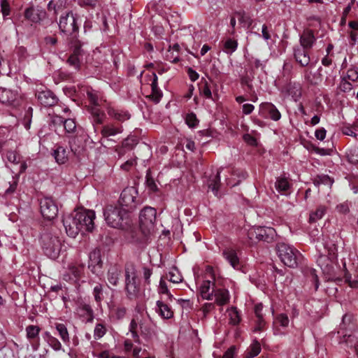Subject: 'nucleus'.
Segmentation results:
<instances>
[{
  "mask_svg": "<svg viewBox=\"0 0 358 358\" xmlns=\"http://www.w3.org/2000/svg\"><path fill=\"white\" fill-rule=\"evenodd\" d=\"M59 121L63 123L66 132L71 133L76 129V123L73 119H66L64 121L59 118Z\"/></svg>",
  "mask_w": 358,
  "mask_h": 358,
  "instance_id": "de8ad7c7",
  "label": "nucleus"
},
{
  "mask_svg": "<svg viewBox=\"0 0 358 358\" xmlns=\"http://www.w3.org/2000/svg\"><path fill=\"white\" fill-rule=\"evenodd\" d=\"M169 280L173 283H179L182 282V277L180 271L176 268H172L169 273Z\"/></svg>",
  "mask_w": 358,
  "mask_h": 358,
  "instance_id": "a18cd8bd",
  "label": "nucleus"
},
{
  "mask_svg": "<svg viewBox=\"0 0 358 358\" xmlns=\"http://www.w3.org/2000/svg\"><path fill=\"white\" fill-rule=\"evenodd\" d=\"M80 222L76 211L64 217L63 224L69 236L75 238L81 233Z\"/></svg>",
  "mask_w": 358,
  "mask_h": 358,
  "instance_id": "6e6552de",
  "label": "nucleus"
},
{
  "mask_svg": "<svg viewBox=\"0 0 358 358\" xmlns=\"http://www.w3.org/2000/svg\"><path fill=\"white\" fill-rule=\"evenodd\" d=\"M1 8L2 14L4 17L9 15L10 8H9L8 3L7 2L6 0H1Z\"/></svg>",
  "mask_w": 358,
  "mask_h": 358,
  "instance_id": "69168bd1",
  "label": "nucleus"
},
{
  "mask_svg": "<svg viewBox=\"0 0 358 358\" xmlns=\"http://www.w3.org/2000/svg\"><path fill=\"white\" fill-rule=\"evenodd\" d=\"M69 279L73 280V278H78L83 270V266L81 265L69 264Z\"/></svg>",
  "mask_w": 358,
  "mask_h": 358,
  "instance_id": "2f4dec72",
  "label": "nucleus"
},
{
  "mask_svg": "<svg viewBox=\"0 0 358 358\" xmlns=\"http://www.w3.org/2000/svg\"><path fill=\"white\" fill-rule=\"evenodd\" d=\"M199 90L201 94L204 96L206 98L210 99L212 97L211 90L206 80H204L201 83V85Z\"/></svg>",
  "mask_w": 358,
  "mask_h": 358,
  "instance_id": "8fccbe9b",
  "label": "nucleus"
},
{
  "mask_svg": "<svg viewBox=\"0 0 358 358\" xmlns=\"http://www.w3.org/2000/svg\"><path fill=\"white\" fill-rule=\"evenodd\" d=\"M260 352L261 346L259 343L257 341H254L248 349L245 357L246 358H253L257 356Z\"/></svg>",
  "mask_w": 358,
  "mask_h": 358,
  "instance_id": "473e14b6",
  "label": "nucleus"
},
{
  "mask_svg": "<svg viewBox=\"0 0 358 358\" xmlns=\"http://www.w3.org/2000/svg\"><path fill=\"white\" fill-rule=\"evenodd\" d=\"M185 122L189 127L193 128L198 124L199 120H197L195 114L190 113L187 115Z\"/></svg>",
  "mask_w": 358,
  "mask_h": 358,
  "instance_id": "864d4df0",
  "label": "nucleus"
},
{
  "mask_svg": "<svg viewBox=\"0 0 358 358\" xmlns=\"http://www.w3.org/2000/svg\"><path fill=\"white\" fill-rule=\"evenodd\" d=\"M136 195L137 192L134 188L124 189L120 195L119 206L128 213L133 211L137 205L136 202Z\"/></svg>",
  "mask_w": 358,
  "mask_h": 358,
  "instance_id": "423d86ee",
  "label": "nucleus"
},
{
  "mask_svg": "<svg viewBox=\"0 0 358 358\" xmlns=\"http://www.w3.org/2000/svg\"><path fill=\"white\" fill-rule=\"evenodd\" d=\"M53 156L59 164H64L68 160L66 150L62 147H58L53 152Z\"/></svg>",
  "mask_w": 358,
  "mask_h": 358,
  "instance_id": "cd10ccee",
  "label": "nucleus"
},
{
  "mask_svg": "<svg viewBox=\"0 0 358 358\" xmlns=\"http://www.w3.org/2000/svg\"><path fill=\"white\" fill-rule=\"evenodd\" d=\"M137 275L134 268H127L125 271V289L127 296L132 299L136 298L139 292V285L136 282Z\"/></svg>",
  "mask_w": 358,
  "mask_h": 358,
  "instance_id": "0eeeda50",
  "label": "nucleus"
},
{
  "mask_svg": "<svg viewBox=\"0 0 358 358\" xmlns=\"http://www.w3.org/2000/svg\"><path fill=\"white\" fill-rule=\"evenodd\" d=\"M146 185L148 188L152 192H156L157 190V186L155 180L150 177L148 174L146 176Z\"/></svg>",
  "mask_w": 358,
  "mask_h": 358,
  "instance_id": "bf43d9fd",
  "label": "nucleus"
},
{
  "mask_svg": "<svg viewBox=\"0 0 358 358\" xmlns=\"http://www.w3.org/2000/svg\"><path fill=\"white\" fill-rule=\"evenodd\" d=\"M346 78L351 81L358 80V71L355 69H350L347 72Z\"/></svg>",
  "mask_w": 358,
  "mask_h": 358,
  "instance_id": "052dcab7",
  "label": "nucleus"
},
{
  "mask_svg": "<svg viewBox=\"0 0 358 358\" xmlns=\"http://www.w3.org/2000/svg\"><path fill=\"white\" fill-rule=\"evenodd\" d=\"M87 96L91 102V103L93 104V106H99L101 99L99 98V96L98 93L94 90L88 91Z\"/></svg>",
  "mask_w": 358,
  "mask_h": 358,
  "instance_id": "3c124183",
  "label": "nucleus"
},
{
  "mask_svg": "<svg viewBox=\"0 0 358 358\" xmlns=\"http://www.w3.org/2000/svg\"><path fill=\"white\" fill-rule=\"evenodd\" d=\"M27 338L29 340L36 338L41 331V328L36 325H29L25 329Z\"/></svg>",
  "mask_w": 358,
  "mask_h": 358,
  "instance_id": "72a5a7b5",
  "label": "nucleus"
},
{
  "mask_svg": "<svg viewBox=\"0 0 358 358\" xmlns=\"http://www.w3.org/2000/svg\"><path fill=\"white\" fill-rule=\"evenodd\" d=\"M166 59L172 63H176L179 61V56L176 52H172L171 50H169Z\"/></svg>",
  "mask_w": 358,
  "mask_h": 358,
  "instance_id": "e2e57ef3",
  "label": "nucleus"
},
{
  "mask_svg": "<svg viewBox=\"0 0 358 358\" xmlns=\"http://www.w3.org/2000/svg\"><path fill=\"white\" fill-rule=\"evenodd\" d=\"M152 87V97L156 100L159 101V99L162 97V94L160 91V90L158 88V83H157V76L156 73H153V80L151 84Z\"/></svg>",
  "mask_w": 358,
  "mask_h": 358,
  "instance_id": "58836bf2",
  "label": "nucleus"
},
{
  "mask_svg": "<svg viewBox=\"0 0 358 358\" xmlns=\"http://www.w3.org/2000/svg\"><path fill=\"white\" fill-rule=\"evenodd\" d=\"M287 93L289 95H291L292 98L296 99L301 94L300 88L299 86H289L287 90Z\"/></svg>",
  "mask_w": 358,
  "mask_h": 358,
  "instance_id": "13d9d810",
  "label": "nucleus"
},
{
  "mask_svg": "<svg viewBox=\"0 0 358 358\" xmlns=\"http://www.w3.org/2000/svg\"><path fill=\"white\" fill-rule=\"evenodd\" d=\"M121 275V268L114 266L109 268L107 275V279L110 284L116 286L119 282Z\"/></svg>",
  "mask_w": 358,
  "mask_h": 358,
  "instance_id": "412c9836",
  "label": "nucleus"
},
{
  "mask_svg": "<svg viewBox=\"0 0 358 358\" xmlns=\"http://www.w3.org/2000/svg\"><path fill=\"white\" fill-rule=\"evenodd\" d=\"M200 294L203 299L212 300L213 289L211 290L210 280H205L203 282L200 287Z\"/></svg>",
  "mask_w": 358,
  "mask_h": 358,
  "instance_id": "bb28decb",
  "label": "nucleus"
},
{
  "mask_svg": "<svg viewBox=\"0 0 358 358\" xmlns=\"http://www.w3.org/2000/svg\"><path fill=\"white\" fill-rule=\"evenodd\" d=\"M308 48L300 46L294 48V57L296 61L302 66H307L310 61Z\"/></svg>",
  "mask_w": 358,
  "mask_h": 358,
  "instance_id": "f8f14e48",
  "label": "nucleus"
},
{
  "mask_svg": "<svg viewBox=\"0 0 358 358\" xmlns=\"http://www.w3.org/2000/svg\"><path fill=\"white\" fill-rule=\"evenodd\" d=\"M327 210V208L324 206H319L315 211L310 214L309 220L310 222H316L322 218Z\"/></svg>",
  "mask_w": 358,
  "mask_h": 358,
  "instance_id": "e433bc0d",
  "label": "nucleus"
},
{
  "mask_svg": "<svg viewBox=\"0 0 358 358\" xmlns=\"http://www.w3.org/2000/svg\"><path fill=\"white\" fill-rule=\"evenodd\" d=\"M108 115L117 121L124 122L130 118V114L126 111L110 108L108 110Z\"/></svg>",
  "mask_w": 358,
  "mask_h": 358,
  "instance_id": "4be33fe9",
  "label": "nucleus"
},
{
  "mask_svg": "<svg viewBox=\"0 0 358 358\" xmlns=\"http://www.w3.org/2000/svg\"><path fill=\"white\" fill-rule=\"evenodd\" d=\"M106 327L102 324H97L94 328V337L95 339H99L106 334Z\"/></svg>",
  "mask_w": 358,
  "mask_h": 358,
  "instance_id": "49530a36",
  "label": "nucleus"
},
{
  "mask_svg": "<svg viewBox=\"0 0 358 358\" xmlns=\"http://www.w3.org/2000/svg\"><path fill=\"white\" fill-rule=\"evenodd\" d=\"M81 310L84 312V314L87 316V321L92 322L93 320V310L90 306L83 305L81 308Z\"/></svg>",
  "mask_w": 358,
  "mask_h": 358,
  "instance_id": "6e6d98bb",
  "label": "nucleus"
},
{
  "mask_svg": "<svg viewBox=\"0 0 358 358\" xmlns=\"http://www.w3.org/2000/svg\"><path fill=\"white\" fill-rule=\"evenodd\" d=\"M222 254L233 268H236L238 266L239 259L235 250L232 249H226L223 251Z\"/></svg>",
  "mask_w": 358,
  "mask_h": 358,
  "instance_id": "393cba45",
  "label": "nucleus"
},
{
  "mask_svg": "<svg viewBox=\"0 0 358 358\" xmlns=\"http://www.w3.org/2000/svg\"><path fill=\"white\" fill-rule=\"evenodd\" d=\"M275 322L278 323L282 327H287L289 325V318L285 314H280L275 320Z\"/></svg>",
  "mask_w": 358,
  "mask_h": 358,
  "instance_id": "603ef678",
  "label": "nucleus"
},
{
  "mask_svg": "<svg viewBox=\"0 0 358 358\" xmlns=\"http://www.w3.org/2000/svg\"><path fill=\"white\" fill-rule=\"evenodd\" d=\"M235 17L238 19L239 24L243 27H248L251 24L250 17L244 13L237 12L235 13Z\"/></svg>",
  "mask_w": 358,
  "mask_h": 358,
  "instance_id": "79ce46f5",
  "label": "nucleus"
},
{
  "mask_svg": "<svg viewBox=\"0 0 358 358\" xmlns=\"http://www.w3.org/2000/svg\"><path fill=\"white\" fill-rule=\"evenodd\" d=\"M42 241L45 254L51 259H57L62 250V243L58 237L44 234L42 236Z\"/></svg>",
  "mask_w": 358,
  "mask_h": 358,
  "instance_id": "f03ea898",
  "label": "nucleus"
},
{
  "mask_svg": "<svg viewBox=\"0 0 358 358\" xmlns=\"http://www.w3.org/2000/svg\"><path fill=\"white\" fill-rule=\"evenodd\" d=\"M321 71V67L314 71L307 69L305 71V78L311 84L317 85L320 83L322 79Z\"/></svg>",
  "mask_w": 358,
  "mask_h": 358,
  "instance_id": "6ab92c4d",
  "label": "nucleus"
},
{
  "mask_svg": "<svg viewBox=\"0 0 358 358\" xmlns=\"http://www.w3.org/2000/svg\"><path fill=\"white\" fill-rule=\"evenodd\" d=\"M256 237L259 240L268 241L275 234V230L271 227H259L255 231Z\"/></svg>",
  "mask_w": 358,
  "mask_h": 358,
  "instance_id": "a878e982",
  "label": "nucleus"
},
{
  "mask_svg": "<svg viewBox=\"0 0 358 358\" xmlns=\"http://www.w3.org/2000/svg\"><path fill=\"white\" fill-rule=\"evenodd\" d=\"M220 171H217V173L210 179L208 187L211 189L215 195H217L220 185Z\"/></svg>",
  "mask_w": 358,
  "mask_h": 358,
  "instance_id": "c85d7f7f",
  "label": "nucleus"
},
{
  "mask_svg": "<svg viewBox=\"0 0 358 358\" xmlns=\"http://www.w3.org/2000/svg\"><path fill=\"white\" fill-rule=\"evenodd\" d=\"M326 130L324 128H320L317 129L315 132V136L317 139L320 141H323L326 137Z\"/></svg>",
  "mask_w": 358,
  "mask_h": 358,
  "instance_id": "338daca9",
  "label": "nucleus"
},
{
  "mask_svg": "<svg viewBox=\"0 0 358 358\" xmlns=\"http://www.w3.org/2000/svg\"><path fill=\"white\" fill-rule=\"evenodd\" d=\"M78 220L80 221L81 233L92 231L94 227V220L95 213L92 210H80L76 211Z\"/></svg>",
  "mask_w": 358,
  "mask_h": 358,
  "instance_id": "1a4fd4ad",
  "label": "nucleus"
},
{
  "mask_svg": "<svg viewBox=\"0 0 358 358\" xmlns=\"http://www.w3.org/2000/svg\"><path fill=\"white\" fill-rule=\"evenodd\" d=\"M333 180L327 175H321L317 176L314 180V184L316 186H319L321 184L331 186L333 184Z\"/></svg>",
  "mask_w": 358,
  "mask_h": 358,
  "instance_id": "c03bdc74",
  "label": "nucleus"
},
{
  "mask_svg": "<svg viewBox=\"0 0 358 358\" xmlns=\"http://www.w3.org/2000/svg\"><path fill=\"white\" fill-rule=\"evenodd\" d=\"M340 87L343 92H349L352 89V85L346 78H344L341 83Z\"/></svg>",
  "mask_w": 358,
  "mask_h": 358,
  "instance_id": "0e129e2a",
  "label": "nucleus"
},
{
  "mask_svg": "<svg viewBox=\"0 0 358 358\" xmlns=\"http://www.w3.org/2000/svg\"><path fill=\"white\" fill-rule=\"evenodd\" d=\"M102 290L103 287L101 285H97L94 287L93 293L94 296V299L96 302L100 303L102 300Z\"/></svg>",
  "mask_w": 358,
  "mask_h": 358,
  "instance_id": "4d7b16f0",
  "label": "nucleus"
},
{
  "mask_svg": "<svg viewBox=\"0 0 358 358\" xmlns=\"http://www.w3.org/2000/svg\"><path fill=\"white\" fill-rule=\"evenodd\" d=\"M159 293L167 294L169 298L171 297L166 282L162 278L159 282Z\"/></svg>",
  "mask_w": 358,
  "mask_h": 358,
  "instance_id": "680f3d73",
  "label": "nucleus"
},
{
  "mask_svg": "<svg viewBox=\"0 0 358 358\" xmlns=\"http://www.w3.org/2000/svg\"><path fill=\"white\" fill-rule=\"evenodd\" d=\"M156 210L151 207L144 208L139 215L140 227L145 234H150L155 228Z\"/></svg>",
  "mask_w": 358,
  "mask_h": 358,
  "instance_id": "20e7f679",
  "label": "nucleus"
},
{
  "mask_svg": "<svg viewBox=\"0 0 358 358\" xmlns=\"http://www.w3.org/2000/svg\"><path fill=\"white\" fill-rule=\"evenodd\" d=\"M346 156L349 162L354 164H358V148L352 146L349 148L346 152Z\"/></svg>",
  "mask_w": 358,
  "mask_h": 358,
  "instance_id": "ea45409f",
  "label": "nucleus"
},
{
  "mask_svg": "<svg viewBox=\"0 0 358 358\" xmlns=\"http://www.w3.org/2000/svg\"><path fill=\"white\" fill-rule=\"evenodd\" d=\"M45 336L48 343L52 349L56 351L60 350L62 349V344L57 338L51 336L50 334L48 331L45 333Z\"/></svg>",
  "mask_w": 358,
  "mask_h": 358,
  "instance_id": "4c0bfd02",
  "label": "nucleus"
},
{
  "mask_svg": "<svg viewBox=\"0 0 358 358\" xmlns=\"http://www.w3.org/2000/svg\"><path fill=\"white\" fill-rule=\"evenodd\" d=\"M157 312L164 319H170L173 317V313L170 307L161 301H157Z\"/></svg>",
  "mask_w": 358,
  "mask_h": 358,
  "instance_id": "5701e85b",
  "label": "nucleus"
},
{
  "mask_svg": "<svg viewBox=\"0 0 358 358\" xmlns=\"http://www.w3.org/2000/svg\"><path fill=\"white\" fill-rule=\"evenodd\" d=\"M229 323L232 325H236L241 322V316L236 307H231L227 309Z\"/></svg>",
  "mask_w": 358,
  "mask_h": 358,
  "instance_id": "c756f323",
  "label": "nucleus"
},
{
  "mask_svg": "<svg viewBox=\"0 0 358 358\" xmlns=\"http://www.w3.org/2000/svg\"><path fill=\"white\" fill-rule=\"evenodd\" d=\"M82 50L80 48H76L73 53L70 55L67 59V63L76 70L80 69V61L83 59Z\"/></svg>",
  "mask_w": 358,
  "mask_h": 358,
  "instance_id": "a211bd4d",
  "label": "nucleus"
},
{
  "mask_svg": "<svg viewBox=\"0 0 358 358\" xmlns=\"http://www.w3.org/2000/svg\"><path fill=\"white\" fill-rule=\"evenodd\" d=\"M276 189L280 192H286L290 188V183L286 178H279L275 183Z\"/></svg>",
  "mask_w": 358,
  "mask_h": 358,
  "instance_id": "c9c22d12",
  "label": "nucleus"
},
{
  "mask_svg": "<svg viewBox=\"0 0 358 358\" xmlns=\"http://www.w3.org/2000/svg\"><path fill=\"white\" fill-rule=\"evenodd\" d=\"M127 213L119 206H108L104 211L105 219L108 224L112 227H119Z\"/></svg>",
  "mask_w": 358,
  "mask_h": 358,
  "instance_id": "39448f33",
  "label": "nucleus"
},
{
  "mask_svg": "<svg viewBox=\"0 0 358 358\" xmlns=\"http://www.w3.org/2000/svg\"><path fill=\"white\" fill-rule=\"evenodd\" d=\"M237 46L238 43L236 40L229 38L224 42V50L225 52L231 54L236 51Z\"/></svg>",
  "mask_w": 358,
  "mask_h": 358,
  "instance_id": "37998d69",
  "label": "nucleus"
},
{
  "mask_svg": "<svg viewBox=\"0 0 358 358\" xmlns=\"http://www.w3.org/2000/svg\"><path fill=\"white\" fill-rule=\"evenodd\" d=\"M213 298L217 305L223 306L229 302L230 294L227 289L215 288L213 289Z\"/></svg>",
  "mask_w": 358,
  "mask_h": 358,
  "instance_id": "4468645a",
  "label": "nucleus"
},
{
  "mask_svg": "<svg viewBox=\"0 0 358 358\" xmlns=\"http://www.w3.org/2000/svg\"><path fill=\"white\" fill-rule=\"evenodd\" d=\"M140 327L141 333L145 334L147 336L151 335L150 331L144 326L143 323L139 320L138 316H136L134 319L131 320L129 324V331L131 334V336L135 339L136 342L139 341V336L138 334L137 329L138 327Z\"/></svg>",
  "mask_w": 358,
  "mask_h": 358,
  "instance_id": "9b49d317",
  "label": "nucleus"
},
{
  "mask_svg": "<svg viewBox=\"0 0 358 358\" xmlns=\"http://www.w3.org/2000/svg\"><path fill=\"white\" fill-rule=\"evenodd\" d=\"M55 328L59 333V335L62 340V341L65 343L69 342V334L67 330V328L65 324L62 323H56Z\"/></svg>",
  "mask_w": 358,
  "mask_h": 358,
  "instance_id": "7c9ffc66",
  "label": "nucleus"
},
{
  "mask_svg": "<svg viewBox=\"0 0 358 358\" xmlns=\"http://www.w3.org/2000/svg\"><path fill=\"white\" fill-rule=\"evenodd\" d=\"M60 31L67 36L75 38L78 31L76 20L72 12L62 15L59 22Z\"/></svg>",
  "mask_w": 358,
  "mask_h": 358,
  "instance_id": "7ed1b4c3",
  "label": "nucleus"
},
{
  "mask_svg": "<svg viewBox=\"0 0 358 358\" xmlns=\"http://www.w3.org/2000/svg\"><path fill=\"white\" fill-rule=\"evenodd\" d=\"M152 273V271L150 268H148L146 267L143 268V278L145 280V282L147 285H150V278Z\"/></svg>",
  "mask_w": 358,
  "mask_h": 358,
  "instance_id": "774afa93",
  "label": "nucleus"
},
{
  "mask_svg": "<svg viewBox=\"0 0 358 358\" xmlns=\"http://www.w3.org/2000/svg\"><path fill=\"white\" fill-rule=\"evenodd\" d=\"M24 16L27 19L31 20V22H37L39 19L38 15L36 14L34 9L32 8L26 9Z\"/></svg>",
  "mask_w": 358,
  "mask_h": 358,
  "instance_id": "5fc2aeb1",
  "label": "nucleus"
},
{
  "mask_svg": "<svg viewBox=\"0 0 358 358\" xmlns=\"http://www.w3.org/2000/svg\"><path fill=\"white\" fill-rule=\"evenodd\" d=\"M277 252L281 262L286 266L294 268L298 264V251L284 243L277 245Z\"/></svg>",
  "mask_w": 358,
  "mask_h": 358,
  "instance_id": "f257e3e1",
  "label": "nucleus"
},
{
  "mask_svg": "<svg viewBox=\"0 0 358 358\" xmlns=\"http://www.w3.org/2000/svg\"><path fill=\"white\" fill-rule=\"evenodd\" d=\"M348 25L351 29L350 36L355 44L358 41V21H350Z\"/></svg>",
  "mask_w": 358,
  "mask_h": 358,
  "instance_id": "a19ab883",
  "label": "nucleus"
},
{
  "mask_svg": "<svg viewBox=\"0 0 358 358\" xmlns=\"http://www.w3.org/2000/svg\"><path fill=\"white\" fill-rule=\"evenodd\" d=\"M18 98V94L15 91H13L6 88H0V101L6 105H11Z\"/></svg>",
  "mask_w": 358,
  "mask_h": 358,
  "instance_id": "f3484780",
  "label": "nucleus"
},
{
  "mask_svg": "<svg viewBox=\"0 0 358 358\" xmlns=\"http://www.w3.org/2000/svg\"><path fill=\"white\" fill-rule=\"evenodd\" d=\"M6 158L8 162L14 164H18L21 160L20 155L15 151H8L6 154Z\"/></svg>",
  "mask_w": 358,
  "mask_h": 358,
  "instance_id": "09e8293b",
  "label": "nucleus"
},
{
  "mask_svg": "<svg viewBox=\"0 0 358 358\" xmlns=\"http://www.w3.org/2000/svg\"><path fill=\"white\" fill-rule=\"evenodd\" d=\"M122 131V129L121 127H115L113 124H107L102 127L101 134L103 137L108 138L120 134Z\"/></svg>",
  "mask_w": 358,
  "mask_h": 358,
  "instance_id": "b1692460",
  "label": "nucleus"
},
{
  "mask_svg": "<svg viewBox=\"0 0 358 358\" xmlns=\"http://www.w3.org/2000/svg\"><path fill=\"white\" fill-rule=\"evenodd\" d=\"M41 213L48 220L55 219L58 213V208L52 199L44 198L41 201Z\"/></svg>",
  "mask_w": 358,
  "mask_h": 358,
  "instance_id": "9d476101",
  "label": "nucleus"
},
{
  "mask_svg": "<svg viewBox=\"0 0 358 358\" xmlns=\"http://www.w3.org/2000/svg\"><path fill=\"white\" fill-rule=\"evenodd\" d=\"M316 42V38L315 36L313 30L306 29L303 31L299 37L300 47L310 49Z\"/></svg>",
  "mask_w": 358,
  "mask_h": 358,
  "instance_id": "ddd939ff",
  "label": "nucleus"
},
{
  "mask_svg": "<svg viewBox=\"0 0 358 358\" xmlns=\"http://www.w3.org/2000/svg\"><path fill=\"white\" fill-rule=\"evenodd\" d=\"M261 109L262 110L268 113L271 118L274 121L279 120L281 117L280 113L275 108V106L271 103H262L261 105Z\"/></svg>",
  "mask_w": 358,
  "mask_h": 358,
  "instance_id": "aec40b11",
  "label": "nucleus"
},
{
  "mask_svg": "<svg viewBox=\"0 0 358 358\" xmlns=\"http://www.w3.org/2000/svg\"><path fill=\"white\" fill-rule=\"evenodd\" d=\"M89 268L94 273H98L102 266L100 250H95L90 254Z\"/></svg>",
  "mask_w": 358,
  "mask_h": 358,
  "instance_id": "dca6fc26",
  "label": "nucleus"
},
{
  "mask_svg": "<svg viewBox=\"0 0 358 358\" xmlns=\"http://www.w3.org/2000/svg\"><path fill=\"white\" fill-rule=\"evenodd\" d=\"M98 106H93L90 107V113L93 117L94 122L96 124H101L104 117V113L97 108Z\"/></svg>",
  "mask_w": 358,
  "mask_h": 358,
  "instance_id": "f704fd0d",
  "label": "nucleus"
},
{
  "mask_svg": "<svg viewBox=\"0 0 358 358\" xmlns=\"http://www.w3.org/2000/svg\"><path fill=\"white\" fill-rule=\"evenodd\" d=\"M38 100L45 106H52L57 102L55 95L50 90H41L38 92Z\"/></svg>",
  "mask_w": 358,
  "mask_h": 358,
  "instance_id": "2eb2a0df",
  "label": "nucleus"
}]
</instances>
